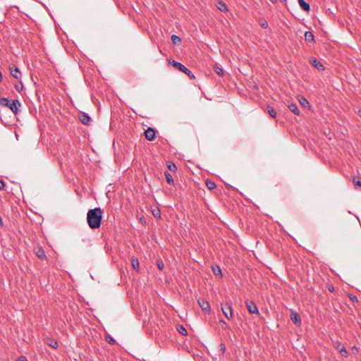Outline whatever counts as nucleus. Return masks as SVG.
<instances>
[{"label":"nucleus","mask_w":361,"mask_h":361,"mask_svg":"<svg viewBox=\"0 0 361 361\" xmlns=\"http://www.w3.org/2000/svg\"><path fill=\"white\" fill-rule=\"evenodd\" d=\"M102 219V211L101 208L96 207L91 209L87 212V221L88 226L92 228H98L100 227Z\"/></svg>","instance_id":"f257e3e1"},{"label":"nucleus","mask_w":361,"mask_h":361,"mask_svg":"<svg viewBox=\"0 0 361 361\" xmlns=\"http://www.w3.org/2000/svg\"><path fill=\"white\" fill-rule=\"evenodd\" d=\"M171 63L173 67L185 73L190 79L195 78V75L192 74V73L181 63L173 61Z\"/></svg>","instance_id":"f03ea898"},{"label":"nucleus","mask_w":361,"mask_h":361,"mask_svg":"<svg viewBox=\"0 0 361 361\" xmlns=\"http://www.w3.org/2000/svg\"><path fill=\"white\" fill-rule=\"evenodd\" d=\"M221 311L224 316L228 319L231 320L233 319V311L231 307V305L226 303L221 305Z\"/></svg>","instance_id":"7ed1b4c3"},{"label":"nucleus","mask_w":361,"mask_h":361,"mask_svg":"<svg viewBox=\"0 0 361 361\" xmlns=\"http://www.w3.org/2000/svg\"><path fill=\"white\" fill-rule=\"evenodd\" d=\"M20 103L18 99L9 100V103L7 106L13 114H17L20 106Z\"/></svg>","instance_id":"20e7f679"},{"label":"nucleus","mask_w":361,"mask_h":361,"mask_svg":"<svg viewBox=\"0 0 361 361\" xmlns=\"http://www.w3.org/2000/svg\"><path fill=\"white\" fill-rule=\"evenodd\" d=\"M310 62L318 71H322L324 70V65L319 61H318L316 58L310 59Z\"/></svg>","instance_id":"39448f33"},{"label":"nucleus","mask_w":361,"mask_h":361,"mask_svg":"<svg viewBox=\"0 0 361 361\" xmlns=\"http://www.w3.org/2000/svg\"><path fill=\"white\" fill-rule=\"evenodd\" d=\"M9 70H10L11 75L13 78H15L16 79L21 78L22 74L18 68L16 67L15 66H13L9 67Z\"/></svg>","instance_id":"423d86ee"},{"label":"nucleus","mask_w":361,"mask_h":361,"mask_svg":"<svg viewBox=\"0 0 361 361\" xmlns=\"http://www.w3.org/2000/svg\"><path fill=\"white\" fill-rule=\"evenodd\" d=\"M145 135L147 140L152 141L155 137V130L151 127H149L145 131Z\"/></svg>","instance_id":"0eeeda50"},{"label":"nucleus","mask_w":361,"mask_h":361,"mask_svg":"<svg viewBox=\"0 0 361 361\" xmlns=\"http://www.w3.org/2000/svg\"><path fill=\"white\" fill-rule=\"evenodd\" d=\"M247 308L250 314H259L258 307L256 304L252 301L247 303Z\"/></svg>","instance_id":"6e6552de"},{"label":"nucleus","mask_w":361,"mask_h":361,"mask_svg":"<svg viewBox=\"0 0 361 361\" xmlns=\"http://www.w3.org/2000/svg\"><path fill=\"white\" fill-rule=\"evenodd\" d=\"M290 319L295 324L300 325L301 324L300 317L295 311L291 310Z\"/></svg>","instance_id":"1a4fd4ad"},{"label":"nucleus","mask_w":361,"mask_h":361,"mask_svg":"<svg viewBox=\"0 0 361 361\" xmlns=\"http://www.w3.org/2000/svg\"><path fill=\"white\" fill-rule=\"evenodd\" d=\"M198 303L203 311L208 312L210 310V305L206 300H198Z\"/></svg>","instance_id":"9d476101"},{"label":"nucleus","mask_w":361,"mask_h":361,"mask_svg":"<svg viewBox=\"0 0 361 361\" xmlns=\"http://www.w3.org/2000/svg\"><path fill=\"white\" fill-rule=\"evenodd\" d=\"M79 118H80V121H81V123L85 125H88L90 123V122L91 121V118L88 116V114H87L85 113H82L80 116Z\"/></svg>","instance_id":"9b49d317"},{"label":"nucleus","mask_w":361,"mask_h":361,"mask_svg":"<svg viewBox=\"0 0 361 361\" xmlns=\"http://www.w3.org/2000/svg\"><path fill=\"white\" fill-rule=\"evenodd\" d=\"M298 4L303 11L306 12H309L310 11V4L307 3L305 0H298Z\"/></svg>","instance_id":"f8f14e48"},{"label":"nucleus","mask_w":361,"mask_h":361,"mask_svg":"<svg viewBox=\"0 0 361 361\" xmlns=\"http://www.w3.org/2000/svg\"><path fill=\"white\" fill-rule=\"evenodd\" d=\"M216 8L222 12L228 11V7H227L226 4L221 0H219L217 1Z\"/></svg>","instance_id":"ddd939ff"},{"label":"nucleus","mask_w":361,"mask_h":361,"mask_svg":"<svg viewBox=\"0 0 361 361\" xmlns=\"http://www.w3.org/2000/svg\"><path fill=\"white\" fill-rule=\"evenodd\" d=\"M305 39L307 42H314V36L310 31H306L305 33Z\"/></svg>","instance_id":"4468645a"},{"label":"nucleus","mask_w":361,"mask_h":361,"mask_svg":"<svg viewBox=\"0 0 361 361\" xmlns=\"http://www.w3.org/2000/svg\"><path fill=\"white\" fill-rule=\"evenodd\" d=\"M288 107L289 110L290 111H292L293 114H295V115L300 114V111H299L296 104L291 103V104H288Z\"/></svg>","instance_id":"2eb2a0df"},{"label":"nucleus","mask_w":361,"mask_h":361,"mask_svg":"<svg viewBox=\"0 0 361 361\" xmlns=\"http://www.w3.org/2000/svg\"><path fill=\"white\" fill-rule=\"evenodd\" d=\"M36 255L40 259H44L47 257V256L45 255V252L42 248H38L37 249V250L36 251Z\"/></svg>","instance_id":"dca6fc26"},{"label":"nucleus","mask_w":361,"mask_h":361,"mask_svg":"<svg viewBox=\"0 0 361 361\" xmlns=\"http://www.w3.org/2000/svg\"><path fill=\"white\" fill-rule=\"evenodd\" d=\"M131 265L133 267V268L136 270L137 271H138L139 270V266H140V263H139V261L137 258L135 257H133L131 259Z\"/></svg>","instance_id":"f3484780"},{"label":"nucleus","mask_w":361,"mask_h":361,"mask_svg":"<svg viewBox=\"0 0 361 361\" xmlns=\"http://www.w3.org/2000/svg\"><path fill=\"white\" fill-rule=\"evenodd\" d=\"M47 344L54 349L57 348L59 346L58 342L55 339H48Z\"/></svg>","instance_id":"a211bd4d"},{"label":"nucleus","mask_w":361,"mask_h":361,"mask_svg":"<svg viewBox=\"0 0 361 361\" xmlns=\"http://www.w3.org/2000/svg\"><path fill=\"white\" fill-rule=\"evenodd\" d=\"M165 176H166V181L170 185H173L174 184V181H173V178L172 177V175L168 172V171H166L165 172Z\"/></svg>","instance_id":"6ab92c4d"},{"label":"nucleus","mask_w":361,"mask_h":361,"mask_svg":"<svg viewBox=\"0 0 361 361\" xmlns=\"http://www.w3.org/2000/svg\"><path fill=\"white\" fill-rule=\"evenodd\" d=\"M171 38L173 44L175 45H178L181 42V39L180 38V37L176 35H172Z\"/></svg>","instance_id":"aec40b11"},{"label":"nucleus","mask_w":361,"mask_h":361,"mask_svg":"<svg viewBox=\"0 0 361 361\" xmlns=\"http://www.w3.org/2000/svg\"><path fill=\"white\" fill-rule=\"evenodd\" d=\"M267 109H268L267 111H268L269 114L270 115V116L275 118L277 115L276 110L273 107H271L270 106H268Z\"/></svg>","instance_id":"412c9836"},{"label":"nucleus","mask_w":361,"mask_h":361,"mask_svg":"<svg viewBox=\"0 0 361 361\" xmlns=\"http://www.w3.org/2000/svg\"><path fill=\"white\" fill-rule=\"evenodd\" d=\"M212 271L214 275H221V269L219 266L216 265L212 267Z\"/></svg>","instance_id":"4be33fe9"},{"label":"nucleus","mask_w":361,"mask_h":361,"mask_svg":"<svg viewBox=\"0 0 361 361\" xmlns=\"http://www.w3.org/2000/svg\"><path fill=\"white\" fill-rule=\"evenodd\" d=\"M214 71L219 76L222 77L224 75V71L223 68L221 67L218 66H216L214 67Z\"/></svg>","instance_id":"5701e85b"},{"label":"nucleus","mask_w":361,"mask_h":361,"mask_svg":"<svg viewBox=\"0 0 361 361\" xmlns=\"http://www.w3.org/2000/svg\"><path fill=\"white\" fill-rule=\"evenodd\" d=\"M8 103H9V99L8 98L0 97V105L1 106H7Z\"/></svg>","instance_id":"b1692460"},{"label":"nucleus","mask_w":361,"mask_h":361,"mask_svg":"<svg viewBox=\"0 0 361 361\" xmlns=\"http://www.w3.org/2000/svg\"><path fill=\"white\" fill-rule=\"evenodd\" d=\"M106 341L108 343L111 345H114L116 343V340L112 338L110 335L106 336Z\"/></svg>","instance_id":"393cba45"},{"label":"nucleus","mask_w":361,"mask_h":361,"mask_svg":"<svg viewBox=\"0 0 361 361\" xmlns=\"http://www.w3.org/2000/svg\"><path fill=\"white\" fill-rule=\"evenodd\" d=\"M178 331L180 334L183 336L187 335V330L183 325H180L178 327Z\"/></svg>","instance_id":"a878e982"},{"label":"nucleus","mask_w":361,"mask_h":361,"mask_svg":"<svg viewBox=\"0 0 361 361\" xmlns=\"http://www.w3.org/2000/svg\"><path fill=\"white\" fill-rule=\"evenodd\" d=\"M340 353L343 357H347L348 355V352L346 350L344 346H342L341 349H339Z\"/></svg>","instance_id":"bb28decb"},{"label":"nucleus","mask_w":361,"mask_h":361,"mask_svg":"<svg viewBox=\"0 0 361 361\" xmlns=\"http://www.w3.org/2000/svg\"><path fill=\"white\" fill-rule=\"evenodd\" d=\"M167 167H168L169 170H170L171 171H175L177 169L176 164L172 162H170L169 164H168Z\"/></svg>","instance_id":"cd10ccee"},{"label":"nucleus","mask_w":361,"mask_h":361,"mask_svg":"<svg viewBox=\"0 0 361 361\" xmlns=\"http://www.w3.org/2000/svg\"><path fill=\"white\" fill-rule=\"evenodd\" d=\"M299 101L301 105L303 106H307L309 105V102L305 97H301Z\"/></svg>","instance_id":"c85d7f7f"},{"label":"nucleus","mask_w":361,"mask_h":361,"mask_svg":"<svg viewBox=\"0 0 361 361\" xmlns=\"http://www.w3.org/2000/svg\"><path fill=\"white\" fill-rule=\"evenodd\" d=\"M152 214L154 217L161 218L160 211L159 209L152 210Z\"/></svg>","instance_id":"c756f323"},{"label":"nucleus","mask_w":361,"mask_h":361,"mask_svg":"<svg viewBox=\"0 0 361 361\" xmlns=\"http://www.w3.org/2000/svg\"><path fill=\"white\" fill-rule=\"evenodd\" d=\"M207 186L209 189L212 190L216 188V184L212 181L207 182Z\"/></svg>","instance_id":"7c9ffc66"},{"label":"nucleus","mask_w":361,"mask_h":361,"mask_svg":"<svg viewBox=\"0 0 361 361\" xmlns=\"http://www.w3.org/2000/svg\"><path fill=\"white\" fill-rule=\"evenodd\" d=\"M15 88L18 92H20L23 89V84L21 82L20 84H16L15 85Z\"/></svg>","instance_id":"2f4dec72"},{"label":"nucleus","mask_w":361,"mask_h":361,"mask_svg":"<svg viewBox=\"0 0 361 361\" xmlns=\"http://www.w3.org/2000/svg\"><path fill=\"white\" fill-rule=\"evenodd\" d=\"M353 183L355 184V187L357 188V187H361V180H353Z\"/></svg>","instance_id":"473e14b6"},{"label":"nucleus","mask_w":361,"mask_h":361,"mask_svg":"<svg viewBox=\"0 0 361 361\" xmlns=\"http://www.w3.org/2000/svg\"><path fill=\"white\" fill-rule=\"evenodd\" d=\"M219 350L224 353L226 351V346L224 343L219 345Z\"/></svg>","instance_id":"72a5a7b5"},{"label":"nucleus","mask_w":361,"mask_h":361,"mask_svg":"<svg viewBox=\"0 0 361 361\" xmlns=\"http://www.w3.org/2000/svg\"><path fill=\"white\" fill-rule=\"evenodd\" d=\"M6 186V183L0 179V190H4Z\"/></svg>","instance_id":"f704fd0d"},{"label":"nucleus","mask_w":361,"mask_h":361,"mask_svg":"<svg viewBox=\"0 0 361 361\" xmlns=\"http://www.w3.org/2000/svg\"><path fill=\"white\" fill-rule=\"evenodd\" d=\"M260 26L263 28H267L269 25H268V23L267 21H264V22H262L260 23Z\"/></svg>","instance_id":"c9c22d12"},{"label":"nucleus","mask_w":361,"mask_h":361,"mask_svg":"<svg viewBox=\"0 0 361 361\" xmlns=\"http://www.w3.org/2000/svg\"><path fill=\"white\" fill-rule=\"evenodd\" d=\"M157 267H158V268H159L160 270H161V269H163V267H164V264H163V262H158V263H157Z\"/></svg>","instance_id":"e433bc0d"},{"label":"nucleus","mask_w":361,"mask_h":361,"mask_svg":"<svg viewBox=\"0 0 361 361\" xmlns=\"http://www.w3.org/2000/svg\"><path fill=\"white\" fill-rule=\"evenodd\" d=\"M17 361H27V359L25 356H20Z\"/></svg>","instance_id":"4c0bfd02"},{"label":"nucleus","mask_w":361,"mask_h":361,"mask_svg":"<svg viewBox=\"0 0 361 361\" xmlns=\"http://www.w3.org/2000/svg\"><path fill=\"white\" fill-rule=\"evenodd\" d=\"M221 322L223 324V326H223V328H226L227 327L228 324H227V323L226 322L221 320Z\"/></svg>","instance_id":"58836bf2"},{"label":"nucleus","mask_w":361,"mask_h":361,"mask_svg":"<svg viewBox=\"0 0 361 361\" xmlns=\"http://www.w3.org/2000/svg\"><path fill=\"white\" fill-rule=\"evenodd\" d=\"M1 81H2V73L0 71V82H1Z\"/></svg>","instance_id":"ea45409f"},{"label":"nucleus","mask_w":361,"mask_h":361,"mask_svg":"<svg viewBox=\"0 0 361 361\" xmlns=\"http://www.w3.org/2000/svg\"><path fill=\"white\" fill-rule=\"evenodd\" d=\"M271 2L273 3H276L277 1V0H270Z\"/></svg>","instance_id":"a19ab883"},{"label":"nucleus","mask_w":361,"mask_h":361,"mask_svg":"<svg viewBox=\"0 0 361 361\" xmlns=\"http://www.w3.org/2000/svg\"><path fill=\"white\" fill-rule=\"evenodd\" d=\"M329 289L330 291H332V290L334 289V287L329 288Z\"/></svg>","instance_id":"79ce46f5"},{"label":"nucleus","mask_w":361,"mask_h":361,"mask_svg":"<svg viewBox=\"0 0 361 361\" xmlns=\"http://www.w3.org/2000/svg\"><path fill=\"white\" fill-rule=\"evenodd\" d=\"M355 298H356V296H354V298H351V300H355Z\"/></svg>","instance_id":"37998d69"},{"label":"nucleus","mask_w":361,"mask_h":361,"mask_svg":"<svg viewBox=\"0 0 361 361\" xmlns=\"http://www.w3.org/2000/svg\"><path fill=\"white\" fill-rule=\"evenodd\" d=\"M355 298H356V296H354V298H351V300H355Z\"/></svg>","instance_id":"c03bdc74"},{"label":"nucleus","mask_w":361,"mask_h":361,"mask_svg":"<svg viewBox=\"0 0 361 361\" xmlns=\"http://www.w3.org/2000/svg\"><path fill=\"white\" fill-rule=\"evenodd\" d=\"M355 298H356V296H354V298H351V300H355Z\"/></svg>","instance_id":"a18cd8bd"}]
</instances>
